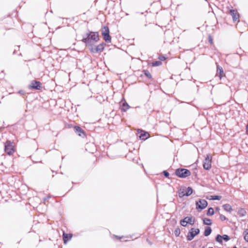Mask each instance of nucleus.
I'll return each instance as SVG.
<instances>
[{
	"instance_id": "1",
	"label": "nucleus",
	"mask_w": 248,
	"mask_h": 248,
	"mask_svg": "<svg viewBox=\"0 0 248 248\" xmlns=\"http://www.w3.org/2000/svg\"><path fill=\"white\" fill-rule=\"evenodd\" d=\"M99 40L98 32L89 31L83 36L81 41L84 43L89 49Z\"/></svg>"
},
{
	"instance_id": "2",
	"label": "nucleus",
	"mask_w": 248,
	"mask_h": 248,
	"mask_svg": "<svg viewBox=\"0 0 248 248\" xmlns=\"http://www.w3.org/2000/svg\"><path fill=\"white\" fill-rule=\"evenodd\" d=\"M175 174L180 178H186L191 174L190 171L186 169H177L176 170Z\"/></svg>"
},
{
	"instance_id": "3",
	"label": "nucleus",
	"mask_w": 248,
	"mask_h": 248,
	"mask_svg": "<svg viewBox=\"0 0 248 248\" xmlns=\"http://www.w3.org/2000/svg\"><path fill=\"white\" fill-rule=\"evenodd\" d=\"M102 35L103 37V39L106 42H111V37L109 35V30L108 26H104L102 29Z\"/></svg>"
},
{
	"instance_id": "4",
	"label": "nucleus",
	"mask_w": 248,
	"mask_h": 248,
	"mask_svg": "<svg viewBox=\"0 0 248 248\" xmlns=\"http://www.w3.org/2000/svg\"><path fill=\"white\" fill-rule=\"evenodd\" d=\"M208 205L207 202L204 199H200L196 202V209L201 211L205 208Z\"/></svg>"
},
{
	"instance_id": "5",
	"label": "nucleus",
	"mask_w": 248,
	"mask_h": 248,
	"mask_svg": "<svg viewBox=\"0 0 248 248\" xmlns=\"http://www.w3.org/2000/svg\"><path fill=\"white\" fill-rule=\"evenodd\" d=\"M200 232V229L197 228L195 229L194 228H191L188 232L186 236V239L187 241H191L194 237L199 234Z\"/></svg>"
},
{
	"instance_id": "6",
	"label": "nucleus",
	"mask_w": 248,
	"mask_h": 248,
	"mask_svg": "<svg viewBox=\"0 0 248 248\" xmlns=\"http://www.w3.org/2000/svg\"><path fill=\"white\" fill-rule=\"evenodd\" d=\"M4 150L8 155H12L14 152L13 143L9 140H7L4 145Z\"/></svg>"
},
{
	"instance_id": "7",
	"label": "nucleus",
	"mask_w": 248,
	"mask_h": 248,
	"mask_svg": "<svg viewBox=\"0 0 248 248\" xmlns=\"http://www.w3.org/2000/svg\"><path fill=\"white\" fill-rule=\"evenodd\" d=\"M104 48V43H102L96 46L93 45L89 49L93 53H101L103 51Z\"/></svg>"
},
{
	"instance_id": "8",
	"label": "nucleus",
	"mask_w": 248,
	"mask_h": 248,
	"mask_svg": "<svg viewBox=\"0 0 248 248\" xmlns=\"http://www.w3.org/2000/svg\"><path fill=\"white\" fill-rule=\"evenodd\" d=\"M195 223L194 218L192 217H186L180 221V224L186 227L187 224L189 223L191 225H193Z\"/></svg>"
},
{
	"instance_id": "9",
	"label": "nucleus",
	"mask_w": 248,
	"mask_h": 248,
	"mask_svg": "<svg viewBox=\"0 0 248 248\" xmlns=\"http://www.w3.org/2000/svg\"><path fill=\"white\" fill-rule=\"evenodd\" d=\"M203 167L205 170H209L211 167V158L209 155H207L203 164Z\"/></svg>"
},
{
	"instance_id": "10",
	"label": "nucleus",
	"mask_w": 248,
	"mask_h": 248,
	"mask_svg": "<svg viewBox=\"0 0 248 248\" xmlns=\"http://www.w3.org/2000/svg\"><path fill=\"white\" fill-rule=\"evenodd\" d=\"M74 130L75 132L80 137H84L85 136L84 130L79 126L76 125L74 126Z\"/></svg>"
},
{
	"instance_id": "11",
	"label": "nucleus",
	"mask_w": 248,
	"mask_h": 248,
	"mask_svg": "<svg viewBox=\"0 0 248 248\" xmlns=\"http://www.w3.org/2000/svg\"><path fill=\"white\" fill-rule=\"evenodd\" d=\"M229 14L232 17L233 21L235 22L237 19H238L239 17V15L236 10L233 9H231L229 11Z\"/></svg>"
},
{
	"instance_id": "12",
	"label": "nucleus",
	"mask_w": 248,
	"mask_h": 248,
	"mask_svg": "<svg viewBox=\"0 0 248 248\" xmlns=\"http://www.w3.org/2000/svg\"><path fill=\"white\" fill-rule=\"evenodd\" d=\"M30 88L35 90H40L41 89V83L39 81L33 80L29 86Z\"/></svg>"
},
{
	"instance_id": "13",
	"label": "nucleus",
	"mask_w": 248,
	"mask_h": 248,
	"mask_svg": "<svg viewBox=\"0 0 248 248\" xmlns=\"http://www.w3.org/2000/svg\"><path fill=\"white\" fill-rule=\"evenodd\" d=\"M139 138L142 140H145L149 137V134L148 132L140 131V133H139Z\"/></svg>"
},
{
	"instance_id": "14",
	"label": "nucleus",
	"mask_w": 248,
	"mask_h": 248,
	"mask_svg": "<svg viewBox=\"0 0 248 248\" xmlns=\"http://www.w3.org/2000/svg\"><path fill=\"white\" fill-rule=\"evenodd\" d=\"M223 74V70L221 67L219 65H217V73L216 74V77H218L220 79H221L222 77V74Z\"/></svg>"
},
{
	"instance_id": "15",
	"label": "nucleus",
	"mask_w": 248,
	"mask_h": 248,
	"mask_svg": "<svg viewBox=\"0 0 248 248\" xmlns=\"http://www.w3.org/2000/svg\"><path fill=\"white\" fill-rule=\"evenodd\" d=\"M72 237L71 234H67L64 232L63 233V240L64 243H66L67 241L70 240Z\"/></svg>"
},
{
	"instance_id": "16",
	"label": "nucleus",
	"mask_w": 248,
	"mask_h": 248,
	"mask_svg": "<svg viewBox=\"0 0 248 248\" xmlns=\"http://www.w3.org/2000/svg\"><path fill=\"white\" fill-rule=\"evenodd\" d=\"M129 108H130V106H129V105L125 101H124V102H123L122 103V107H121V110L122 111L125 112Z\"/></svg>"
},
{
	"instance_id": "17",
	"label": "nucleus",
	"mask_w": 248,
	"mask_h": 248,
	"mask_svg": "<svg viewBox=\"0 0 248 248\" xmlns=\"http://www.w3.org/2000/svg\"><path fill=\"white\" fill-rule=\"evenodd\" d=\"M224 210L229 213H231L232 210V207L229 204H225L222 206Z\"/></svg>"
},
{
	"instance_id": "18",
	"label": "nucleus",
	"mask_w": 248,
	"mask_h": 248,
	"mask_svg": "<svg viewBox=\"0 0 248 248\" xmlns=\"http://www.w3.org/2000/svg\"><path fill=\"white\" fill-rule=\"evenodd\" d=\"M238 214L241 217H244L246 215L247 212L245 209L241 208L238 211Z\"/></svg>"
},
{
	"instance_id": "19",
	"label": "nucleus",
	"mask_w": 248,
	"mask_h": 248,
	"mask_svg": "<svg viewBox=\"0 0 248 248\" xmlns=\"http://www.w3.org/2000/svg\"><path fill=\"white\" fill-rule=\"evenodd\" d=\"M212 232V229L210 227H206L205 229L204 232V235L205 236H209Z\"/></svg>"
},
{
	"instance_id": "20",
	"label": "nucleus",
	"mask_w": 248,
	"mask_h": 248,
	"mask_svg": "<svg viewBox=\"0 0 248 248\" xmlns=\"http://www.w3.org/2000/svg\"><path fill=\"white\" fill-rule=\"evenodd\" d=\"M193 189L191 187H188L185 191V194L186 196H189L192 194Z\"/></svg>"
},
{
	"instance_id": "21",
	"label": "nucleus",
	"mask_w": 248,
	"mask_h": 248,
	"mask_svg": "<svg viewBox=\"0 0 248 248\" xmlns=\"http://www.w3.org/2000/svg\"><path fill=\"white\" fill-rule=\"evenodd\" d=\"M203 222L204 224L211 225L212 224V220L208 218H204L203 219Z\"/></svg>"
},
{
	"instance_id": "22",
	"label": "nucleus",
	"mask_w": 248,
	"mask_h": 248,
	"mask_svg": "<svg viewBox=\"0 0 248 248\" xmlns=\"http://www.w3.org/2000/svg\"><path fill=\"white\" fill-rule=\"evenodd\" d=\"M214 214V209L212 207H210L207 212V215L209 216H213Z\"/></svg>"
},
{
	"instance_id": "23",
	"label": "nucleus",
	"mask_w": 248,
	"mask_h": 248,
	"mask_svg": "<svg viewBox=\"0 0 248 248\" xmlns=\"http://www.w3.org/2000/svg\"><path fill=\"white\" fill-rule=\"evenodd\" d=\"M216 240L219 243H222V236L220 234H217L216 237Z\"/></svg>"
},
{
	"instance_id": "24",
	"label": "nucleus",
	"mask_w": 248,
	"mask_h": 248,
	"mask_svg": "<svg viewBox=\"0 0 248 248\" xmlns=\"http://www.w3.org/2000/svg\"><path fill=\"white\" fill-rule=\"evenodd\" d=\"M161 64H162V62L160 61H155L152 63V65L153 66H158Z\"/></svg>"
},
{
	"instance_id": "25",
	"label": "nucleus",
	"mask_w": 248,
	"mask_h": 248,
	"mask_svg": "<svg viewBox=\"0 0 248 248\" xmlns=\"http://www.w3.org/2000/svg\"><path fill=\"white\" fill-rule=\"evenodd\" d=\"M221 198V197L220 196H219V195H214V196H211V199L213 200H220Z\"/></svg>"
},
{
	"instance_id": "26",
	"label": "nucleus",
	"mask_w": 248,
	"mask_h": 248,
	"mask_svg": "<svg viewBox=\"0 0 248 248\" xmlns=\"http://www.w3.org/2000/svg\"><path fill=\"white\" fill-rule=\"evenodd\" d=\"M222 237V240L223 239L226 242L228 241L230 239V237L227 234H224Z\"/></svg>"
},
{
	"instance_id": "27",
	"label": "nucleus",
	"mask_w": 248,
	"mask_h": 248,
	"mask_svg": "<svg viewBox=\"0 0 248 248\" xmlns=\"http://www.w3.org/2000/svg\"><path fill=\"white\" fill-rule=\"evenodd\" d=\"M174 234L176 236H178L180 234V230L179 228H176L174 231Z\"/></svg>"
},
{
	"instance_id": "28",
	"label": "nucleus",
	"mask_w": 248,
	"mask_h": 248,
	"mask_svg": "<svg viewBox=\"0 0 248 248\" xmlns=\"http://www.w3.org/2000/svg\"><path fill=\"white\" fill-rule=\"evenodd\" d=\"M246 234L244 235V239L248 242V229L245 231Z\"/></svg>"
},
{
	"instance_id": "29",
	"label": "nucleus",
	"mask_w": 248,
	"mask_h": 248,
	"mask_svg": "<svg viewBox=\"0 0 248 248\" xmlns=\"http://www.w3.org/2000/svg\"><path fill=\"white\" fill-rule=\"evenodd\" d=\"M144 74L145 75V76L148 77V78H152V75L150 73V72L148 71H145V72H144Z\"/></svg>"
},
{
	"instance_id": "30",
	"label": "nucleus",
	"mask_w": 248,
	"mask_h": 248,
	"mask_svg": "<svg viewBox=\"0 0 248 248\" xmlns=\"http://www.w3.org/2000/svg\"><path fill=\"white\" fill-rule=\"evenodd\" d=\"M219 218L222 221H224L225 220H228L227 218H226L224 215L222 214H220Z\"/></svg>"
},
{
	"instance_id": "31",
	"label": "nucleus",
	"mask_w": 248,
	"mask_h": 248,
	"mask_svg": "<svg viewBox=\"0 0 248 248\" xmlns=\"http://www.w3.org/2000/svg\"><path fill=\"white\" fill-rule=\"evenodd\" d=\"M164 175L167 178H169L170 174L167 170H164L163 171Z\"/></svg>"
},
{
	"instance_id": "32",
	"label": "nucleus",
	"mask_w": 248,
	"mask_h": 248,
	"mask_svg": "<svg viewBox=\"0 0 248 248\" xmlns=\"http://www.w3.org/2000/svg\"><path fill=\"white\" fill-rule=\"evenodd\" d=\"M185 191H182L181 192H179V196L181 198L186 196V195L185 194Z\"/></svg>"
},
{
	"instance_id": "33",
	"label": "nucleus",
	"mask_w": 248,
	"mask_h": 248,
	"mask_svg": "<svg viewBox=\"0 0 248 248\" xmlns=\"http://www.w3.org/2000/svg\"><path fill=\"white\" fill-rule=\"evenodd\" d=\"M158 59L160 61H164L166 59V57L164 56L160 55L158 57Z\"/></svg>"
},
{
	"instance_id": "34",
	"label": "nucleus",
	"mask_w": 248,
	"mask_h": 248,
	"mask_svg": "<svg viewBox=\"0 0 248 248\" xmlns=\"http://www.w3.org/2000/svg\"><path fill=\"white\" fill-rule=\"evenodd\" d=\"M18 93L20 94L24 95L25 94V92L23 90H20L18 91Z\"/></svg>"
},
{
	"instance_id": "35",
	"label": "nucleus",
	"mask_w": 248,
	"mask_h": 248,
	"mask_svg": "<svg viewBox=\"0 0 248 248\" xmlns=\"http://www.w3.org/2000/svg\"><path fill=\"white\" fill-rule=\"evenodd\" d=\"M246 132H247V134L248 135V125L246 127Z\"/></svg>"
},
{
	"instance_id": "36",
	"label": "nucleus",
	"mask_w": 248,
	"mask_h": 248,
	"mask_svg": "<svg viewBox=\"0 0 248 248\" xmlns=\"http://www.w3.org/2000/svg\"><path fill=\"white\" fill-rule=\"evenodd\" d=\"M239 49H240V50H241L240 48H239ZM240 52H241V51H237L236 53H237V54H238L239 55H241Z\"/></svg>"
},
{
	"instance_id": "37",
	"label": "nucleus",
	"mask_w": 248,
	"mask_h": 248,
	"mask_svg": "<svg viewBox=\"0 0 248 248\" xmlns=\"http://www.w3.org/2000/svg\"><path fill=\"white\" fill-rule=\"evenodd\" d=\"M209 41L211 43H212V39H211V37H210V38H209Z\"/></svg>"
},
{
	"instance_id": "38",
	"label": "nucleus",
	"mask_w": 248,
	"mask_h": 248,
	"mask_svg": "<svg viewBox=\"0 0 248 248\" xmlns=\"http://www.w3.org/2000/svg\"><path fill=\"white\" fill-rule=\"evenodd\" d=\"M232 248H237L236 247H233Z\"/></svg>"
},
{
	"instance_id": "39",
	"label": "nucleus",
	"mask_w": 248,
	"mask_h": 248,
	"mask_svg": "<svg viewBox=\"0 0 248 248\" xmlns=\"http://www.w3.org/2000/svg\"><path fill=\"white\" fill-rule=\"evenodd\" d=\"M208 248H213V247H209Z\"/></svg>"
}]
</instances>
